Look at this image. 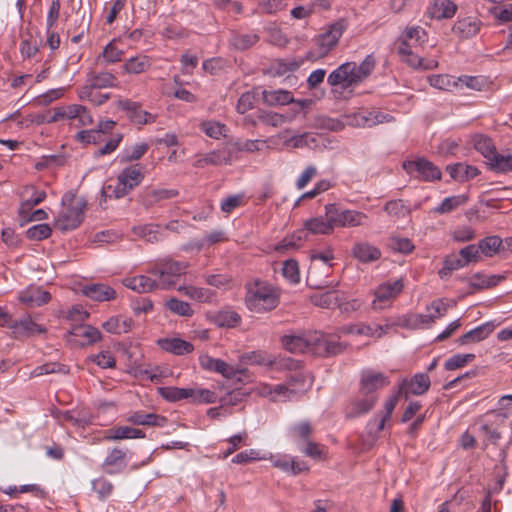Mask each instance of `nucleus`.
Here are the masks:
<instances>
[{
	"label": "nucleus",
	"instance_id": "1",
	"mask_svg": "<svg viewBox=\"0 0 512 512\" xmlns=\"http://www.w3.org/2000/svg\"><path fill=\"white\" fill-rule=\"evenodd\" d=\"M245 305L255 313H265L274 310L280 301V294L272 284L254 279L245 285Z\"/></svg>",
	"mask_w": 512,
	"mask_h": 512
},
{
	"label": "nucleus",
	"instance_id": "2",
	"mask_svg": "<svg viewBox=\"0 0 512 512\" xmlns=\"http://www.w3.org/2000/svg\"><path fill=\"white\" fill-rule=\"evenodd\" d=\"M375 64V58L372 55L366 56L358 66L355 62L343 63L329 74L327 82L331 86L341 85L347 89L366 79L374 70Z\"/></svg>",
	"mask_w": 512,
	"mask_h": 512
},
{
	"label": "nucleus",
	"instance_id": "3",
	"mask_svg": "<svg viewBox=\"0 0 512 512\" xmlns=\"http://www.w3.org/2000/svg\"><path fill=\"white\" fill-rule=\"evenodd\" d=\"M64 210L56 218L54 226L60 231L76 229L83 221L87 203L84 198L68 192L62 198Z\"/></svg>",
	"mask_w": 512,
	"mask_h": 512
},
{
	"label": "nucleus",
	"instance_id": "4",
	"mask_svg": "<svg viewBox=\"0 0 512 512\" xmlns=\"http://www.w3.org/2000/svg\"><path fill=\"white\" fill-rule=\"evenodd\" d=\"M144 179V174L138 164L127 167L118 175V183L116 186L107 185L102 188L101 196L106 200L112 195L116 198H122L130 193Z\"/></svg>",
	"mask_w": 512,
	"mask_h": 512
},
{
	"label": "nucleus",
	"instance_id": "5",
	"mask_svg": "<svg viewBox=\"0 0 512 512\" xmlns=\"http://www.w3.org/2000/svg\"><path fill=\"white\" fill-rule=\"evenodd\" d=\"M345 28L344 21L339 20L330 25L325 32L317 35L313 39L315 48L307 53V59L315 61L326 57L337 46Z\"/></svg>",
	"mask_w": 512,
	"mask_h": 512
},
{
	"label": "nucleus",
	"instance_id": "6",
	"mask_svg": "<svg viewBox=\"0 0 512 512\" xmlns=\"http://www.w3.org/2000/svg\"><path fill=\"white\" fill-rule=\"evenodd\" d=\"M188 267L187 262L166 259L151 269L150 273L159 278L161 289L168 290L175 286V279L184 274Z\"/></svg>",
	"mask_w": 512,
	"mask_h": 512
},
{
	"label": "nucleus",
	"instance_id": "7",
	"mask_svg": "<svg viewBox=\"0 0 512 512\" xmlns=\"http://www.w3.org/2000/svg\"><path fill=\"white\" fill-rule=\"evenodd\" d=\"M403 169L408 174L418 173V178L425 181H433L441 179V171L431 161L425 158H418L414 161H405Z\"/></svg>",
	"mask_w": 512,
	"mask_h": 512
},
{
	"label": "nucleus",
	"instance_id": "8",
	"mask_svg": "<svg viewBox=\"0 0 512 512\" xmlns=\"http://www.w3.org/2000/svg\"><path fill=\"white\" fill-rule=\"evenodd\" d=\"M395 49L400 55L403 62L407 63L412 68H422L424 70H431L437 67L438 62L429 60L424 63V59L419 57L412 51V46L406 40H398L395 43Z\"/></svg>",
	"mask_w": 512,
	"mask_h": 512
},
{
	"label": "nucleus",
	"instance_id": "9",
	"mask_svg": "<svg viewBox=\"0 0 512 512\" xmlns=\"http://www.w3.org/2000/svg\"><path fill=\"white\" fill-rule=\"evenodd\" d=\"M100 339V331L90 325H76L67 334V341L77 346L90 345Z\"/></svg>",
	"mask_w": 512,
	"mask_h": 512
},
{
	"label": "nucleus",
	"instance_id": "10",
	"mask_svg": "<svg viewBox=\"0 0 512 512\" xmlns=\"http://www.w3.org/2000/svg\"><path fill=\"white\" fill-rule=\"evenodd\" d=\"M389 384V378L383 373L366 371L361 375L359 394L361 396L375 395L374 392L376 390L386 387Z\"/></svg>",
	"mask_w": 512,
	"mask_h": 512
},
{
	"label": "nucleus",
	"instance_id": "11",
	"mask_svg": "<svg viewBox=\"0 0 512 512\" xmlns=\"http://www.w3.org/2000/svg\"><path fill=\"white\" fill-rule=\"evenodd\" d=\"M368 217L366 214L355 210L339 211L334 204L332 222L335 227H356L365 225Z\"/></svg>",
	"mask_w": 512,
	"mask_h": 512
},
{
	"label": "nucleus",
	"instance_id": "12",
	"mask_svg": "<svg viewBox=\"0 0 512 512\" xmlns=\"http://www.w3.org/2000/svg\"><path fill=\"white\" fill-rule=\"evenodd\" d=\"M326 214L325 219L322 217L311 218L304 223L305 232L312 234H331L334 229V223L332 222V212L334 210V204L325 206Z\"/></svg>",
	"mask_w": 512,
	"mask_h": 512
},
{
	"label": "nucleus",
	"instance_id": "13",
	"mask_svg": "<svg viewBox=\"0 0 512 512\" xmlns=\"http://www.w3.org/2000/svg\"><path fill=\"white\" fill-rule=\"evenodd\" d=\"M179 195L176 189L146 188L139 196V201L145 208H151L160 201L168 200Z\"/></svg>",
	"mask_w": 512,
	"mask_h": 512
},
{
	"label": "nucleus",
	"instance_id": "14",
	"mask_svg": "<svg viewBox=\"0 0 512 512\" xmlns=\"http://www.w3.org/2000/svg\"><path fill=\"white\" fill-rule=\"evenodd\" d=\"M118 107L128 112V117L137 124L153 122L155 117L147 111L140 110V104L131 100H119Z\"/></svg>",
	"mask_w": 512,
	"mask_h": 512
},
{
	"label": "nucleus",
	"instance_id": "15",
	"mask_svg": "<svg viewBox=\"0 0 512 512\" xmlns=\"http://www.w3.org/2000/svg\"><path fill=\"white\" fill-rule=\"evenodd\" d=\"M83 294L94 301H110L116 298V291L102 283L88 284L83 287Z\"/></svg>",
	"mask_w": 512,
	"mask_h": 512
},
{
	"label": "nucleus",
	"instance_id": "16",
	"mask_svg": "<svg viewBox=\"0 0 512 512\" xmlns=\"http://www.w3.org/2000/svg\"><path fill=\"white\" fill-rule=\"evenodd\" d=\"M126 451L114 448L105 458L102 468L108 474H115L126 468Z\"/></svg>",
	"mask_w": 512,
	"mask_h": 512
},
{
	"label": "nucleus",
	"instance_id": "17",
	"mask_svg": "<svg viewBox=\"0 0 512 512\" xmlns=\"http://www.w3.org/2000/svg\"><path fill=\"white\" fill-rule=\"evenodd\" d=\"M51 299L49 292L36 287H30L19 295V300L28 307H39Z\"/></svg>",
	"mask_w": 512,
	"mask_h": 512
},
{
	"label": "nucleus",
	"instance_id": "18",
	"mask_svg": "<svg viewBox=\"0 0 512 512\" xmlns=\"http://www.w3.org/2000/svg\"><path fill=\"white\" fill-rule=\"evenodd\" d=\"M495 329L493 321L486 322L458 338V343L461 345L469 343H477L486 339Z\"/></svg>",
	"mask_w": 512,
	"mask_h": 512
},
{
	"label": "nucleus",
	"instance_id": "19",
	"mask_svg": "<svg viewBox=\"0 0 512 512\" xmlns=\"http://www.w3.org/2000/svg\"><path fill=\"white\" fill-rule=\"evenodd\" d=\"M403 286L404 284L402 279H398L393 283H384L380 285L375 292L376 300L373 301L374 308L382 309V306H377V302H385L396 297L402 291Z\"/></svg>",
	"mask_w": 512,
	"mask_h": 512
},
{
	"label": "nucleus",
	"instance_id": "20",
	"mask_svg": "<svg viewBox=\"0 0 512 512\" xmlns=\"http://www.w3.org/2000/svg\"><path fill=\"white\" fill-rule=\"evenodd\" d=\"M157 343L164 351L174 355H185L194 350L192 343L180 338H163L159 339Z\"/></svg>",
	"mask_w": 512,
	"mask_h": 512
},
{
	"label": "nucleus",
	"instance_id": "21",
	"mask_svg": "<svg viewBox=\"0 0 512 512\" xmlns=\"http://www.w3.org/2000/svg\"><path fill=\"white\" fill-rule=\"evenodd\" d=\"M377 396H362V398L351 401L346 416L348 418H356L362 414L368 413L376 404Z\"/></svg>",
	"mask_w": 512,
	"mask_h": 512
},
{
	"label": "nucleus",
	"instance_id": "22",
	"mask_svg": "<svg viewBox=\"0 0 512 512\" xmlns=\"http://www.w3.org/2000/svg\"><path fill=\"white\" fill-rule=\"evenodd\" d=\"M124 285L138 293H147L160 288V283L146 275H139L124 280Z\"/></svg>",
	"mask_w": 512,
	"mask_h": 512
},
{
	"label": "nucleus",
	"instance_id": "23",
	"mask_svg": "<svg viewBox=\"0 0 512 512\" xmlns=\"http://www.w3.org/2000/svg\"><path fill=\"white\" fill-rule=\"evenodd\" d=\"M352 255L360 262L369 263L381 257L380 250L365 242L356 243L352 248Z\"/></svg>",
	"mask_w": 512,
	"mask_h": 512
},
{
	"label": "nucleus",
	"instance_id": "24",
	"mask_svg": "<svg viewBox=\"0 0 512 512\" xmlns=\"http://www.w3.org/2000/svg\"><path fill=\"white\" fill-rule=\"evenodd\" d=\"M457 5L451 0H434L433 6L428 10V15L432 19L452 18L456 13Z\"/></svg>",
	"mask_w": 512,
	"mask_h": 512
},
{
	"label": "nucleus",
	"instance_id": "25",
	"mask_svg": "<svg viewBox=\"0 0 512 512\" xmlns=\"http://www.w3.org/2000/svg\"><path fill=\"white\" fill-rule=\"evenodd\" d=\"M127 420L133 425H146V426H164L167 418L154 413H144L142 411L133 412Z\"/></svg>",
	"mask_w": 512,
	"mask_h": 512
},
{
	"label": "nucleus",
	"instance_id": "26",
	"mask_svg": "<svg viewBox=\"0 0 512 512\" xmlns=\"http://www.w3.org/2000/svg\"><path fill=\"white\" fill-rule=\"evenodd\" d=\"M262 99L265 104L268 106H277V105H286L293 103L295 99L292 96V93L288 90H263L262 91Z\"/></svg>",
	"mask_w": 512,
	"mask_h": 512
},
{
	"label": "nucleus",
	"instance_id": "27",
	"mask_svg": "<svg viewBox=\"0 0 512 512\" xmlns=\"http://www.w3.org/2000/svg\"><path fill=\"white\" fill-rule=\"evenodd\" d=\"M474 148L488 160V164L492 161L494 154L497 153L496 147L491 138L483 135L476 134L472 138Z\"/></svg>",
	"mask_w": 512,
	"mask_h": 512
},
{
	"label": "nucleus",
	"instance_id": "28",
	"mask_svg": "<svg viewBox=\"0 0 512 512\" xmlns=\"http://www.w3.org/2000/svg\"><path fill=\"white\" fill-rule=\"evenodd\" d=\"M447 171L449 172L451 178L460 182L468 181L480 173L477 167L464 165L462 163L447 166Z\"/></svg>",
	"mask_w": 512,
	"mask_h": 512
},
{
	"label": "nucleus",
	"instance_id": "29",
	"mask_svg": "<svg viewBox=\"0 0 512 512\" xmlns=\"http://www.w3.org/2000/svg\"><path fill=\"white\" fill-rule=\"evenodd\" d=\"M13 333L17 336H31L35 333H44L46 329L31 320L30 317L15 321L12 326Z\"/></svg>",
	"mask_w": 512,
	"mask_h": 512
},
{
	"label": "nucleus",
	"instance_id": "30",
	"mask_svg": "<svg viewBox=\"0 0 512 512\" xmlns=\"http://www.w3.org/2000/svg\"><path fill=\"white\" fill-rule=\"evenodd\" d=\"M406 385L408 386L405 391V397H408V393H411L413 395H422L426 391H428L431 381L429 376L426 373H418L415 374L409 383Z\"/></svg>",
	"mask_w": 512,
	"mask_h": 512
},
{
	"label": "nucleus",
	"instance_id": "31",
	"mask_svg": "<svg viewBox=\"0 0 512 512\" xmlns=\"http://www.w3.org/2000/svg\"><path fill=\"white\" fill-rule=\"evenodd\" d=\"M158 393L167 401L176 402L195 396V390L191 388L159 387Z\"/></svg>",
	"mask_w": 512,
	"mask_h": 512
},
{
	"label": "nucleus",
	"instance_id": "32",
	"mask_svg": "<svg viewBox=\"0 0 512 512\" xmlns=\"http://www.w3.org/2000/svg\"><path fill=\"white\" fill-rule=\"evenodd\" d=\"M357 117L360 118L361 123L363 125H366L368 127H372L385 122H390L391 120H393V117L390 114L378 110L360 111L357 114Z\"/></svg>",
	"mask_w": 512,
	"mask_h": 512
},
{
	"label": "nucleus",
	"instance_id": "33",
	"mask_svg": "<svg viewBox=\"0 0 512 512\" xmlns=\"http://www.w3.org/2000/svg\"><path fill=\"white\" fill-rule=\"evenodd\" d=\"M478 246L480 252L487 257H492L495 254L505 250L503 240L496 235L488 236L480 240Z\"/></svg>",
	"mask_w": 512,
	"mask_h": 512
},
{
	"label": "nucleus",
	"instance_id": "34",
	"mask_svg": "<svg viewBox=\"0 0 512 512\" xmlns=\"http://www.w3.org/2000/svg\"><path fill=\"white\" fill-rule=\"evenodd\" d=\"M284 349L291 353L307 352L304 334L302 335H284L281 338Z\"/></svg>",
	"mask_w": 512,
	"mask_h": 512
},
{
	"label": "nucleus",
	"instance_id": "35",
	"mask_svg": "<svg viewBox=\"0 0 512 512\" xmlns=\"http://www.w3.org/2000/svg\"><path fill=\"white\" fill-rule=\"evenodd\" d=\"M150 66V59L147 56L140 55L127 60L123 65V70L129 74H140L145 72Z\"/></svg>",
	"mask_w": 512,
	"mask_h": 512
},
{
	"label": "nucleus",
	"instance_id": "36",
	"mask_svg": "<svg viewBox=\"0 0 512 512\" xmlns=\"http://www.w3.org/2000/svg\"><path fill=\"white\" fill-rule=\"evenodd\" d=\"M449 305L445 303L442 299L435 300L431 303V306L428 307V310L433 309L434 312L428 315H420V319L422 323L429 324L435 322V320L446 315L448 311Z\"/></svg>",
	"mask_w": 512,
	"mask_h": 512
},
{
	"label": "nucleus",
	"instance_id": "37",
	"mask_svg": "<svg viewBox=\"0 0 512 512\" xmlns=\"http://www.w3.org/2000/svg\"><path fill=\"white\" fill-rule=\"evenodd\" d=\"M215 324L219 327H235L239 324L241 317L240 315L231 310L219 311L213 317Z\"/></svg>",
	"mask_w": 512,
	"mask_h": 512
},
{
	"label": "nucleus",
	"instance_id": "38",
	"mask_svg": "<svg viewBox=\"0 0 512 512\" xmlns=\"http://www.w3.org/2000/svg\"><path fill=\"white\" fill-rule=\"evenodd\" d=\"M311 301L316 306L332 309L337 307L339 296L336 291H327L325 293L311 296Z\"/></svg>",
	"mask_w": 512,
	"mask_h": 512
},
{
	"label": "nucleus",
	"instance_id": "39",
	"mask_svg": "<svg viewBox=\"0 0 512 512\" xmlns=\"http://www.w3.org/2000/svg\"><path fill=\"white\" fill-rule=\"evenodd\" d=\"M479 30V27L475 21H472L470 18H465L457 21L453 27L452 31L455 34L460 35L461 37L468 38L475 35Z\"/></svg>",
	"mask_w": 512,
	"mask_h": 512
},
{
	"label": "nucleus",
	"instance_id": "40",
	"mask_svg": "<svg viewBox=\"0 0 512 512\" xmlns=\"http://www.w3.org/2000/svg\"><path fill=\"white\" fill-rule=\"evenodd\" d=\"M468 201L467 195H457L445 198L442 203L434 208V212L438 214H445L453 211L457 207L464 205Z\"/></svg>",
	"mask_w": 512,
	"mask_h": 512
},
{
	"label": "nucleus",
	"instance_id": "41",
	"mask_svg": "<svg viewBox=\"0 0 512 512\" xmlns=\"http://www.w3.org/2000/svg\"><path fill=\"white\" fill-rule=\"evenodd\" d=\"M287 386L297 388L298 393L305 392L312 384V377L304 372H296L291 374L287 379Z\"/></svg>",
	"mask_w": 512,
	"mask_h": 512
},
{
	"label": "nucleus",
	"instance_id": "42",
	"mask_svg": "<svg viewBox=\"0 0 512 512\" xmlns=\"http://www.w3.org/2000/svg\"><path fill=\"white\" fill-rule=\"evenodd\" d=\"M177 290L182 292L185 296L199 302L209 301L212 297V293L208 289L195 286H179Z\"/></svg>",
	"mask_w": 512,
	"mask_h": 512
},
{
	"label": "nucleus",
	"instance_id": "43",
	"mask_svg": "<svg viewBox=\"0 0 512 512\" xmlns=\"http://www.w3.org/2000/svg\"><path fill=\"white\" fill-rule=\"evenodd\" d=\"M489 166L491 170L498 173L512 172V155L505 156L497 152Z\"/></svg>",
	"mask_w": 512,
	"mask_h": 512
},
{
	"label": "nucleus",
	"instance_id": "44",
	"mask_svg": "<svg viewBox=\"0 0 512 512\" xmlns=\"http://www.w3.org/2000/svg\"><path fill=\"white\" fill-rule=\"evenodd\" d=\"M259 41L257 34H234L231 39V45L238 50H246Z\"/></svg>",
	"mask_w": 512,
	"mask_h": 512
},
{
	"label": "nucleus",
	"instance_id": "45",
	"mask_svg": "<svg viewBox=\"0 0 512 512\" xmlns=\"http://www.w3.org/2000/svg\"><path fill=\"white\" fill-rule=\"evenodd\" d=\"M158 225L146 224L135 226L132 231L135 235L145 239L149 243H155L159 240Z\"/></svg>",
	"mask_w": 512,
	"mask_h": 512
},
{
	"label": "nucleus",
	"instance_id": "46",
	"mask_svg": "<svg viewBox=\"0 0 512 512\" xmlns=\"http://www.w3.org/2000/svg\"><path fill=\"white\" fill-rule=\"evenodd\" d=\"M166 307L174 314L191 317L194 313L189 303L181 301L177 298H171L166 302Z\"/></svg>",
	"mask_w": 512,
	"mask_h": 512
},
{
	"label": "nucleus",
	"instance_id": "47",
	"mask_svg": "<svg viewBox=\"0 0 512 512\" xmlns=\"http://www.w3.org/2000/svg\"><path fill=\"white\" fill-rule=\"evenodd\" d=\"M90 81L92 83V87H95L96 89L117 86V78L109 72L94 74Z\"/></svg>",
	"mask_w": 512,
	"mask_h": 512
},
{
	"label": "nucleus",
	"instance_id": "48",
	"mask_svg": "<svg viewBox=\"0 0 512 512\" xmlns=\"http://www.w3.org/2000/svg\"><path fill=\"white\" fill-rule=\"evenodd\" d=\"M462 261L463 260L459 255H450L446 257L443 267L439 270L440 278L444 279L451 275L454 270L465 267L466 265Z\"/></svg>",
	"mask_w": 512,
	"mask_h": 512
},
{
	"label": "nucleus",
	"instance_id": "49",
	"mask_svg": "<svg viewBox=\"0 0 512 512\" xmlns=\"http://www.w3.org/2000/svg\"><path fill=\"white\" fill-rule=\"evenodd\" d=\"M307 352L318 355V350L323 348L326 337L320 332L304 334Z\"/></svg>",
	"mask_w": 512,
	"mask_h": 512
},
{
	"label": "nucleus",
	"instance_id": "50",
	"mask_svg": "<svg viewBox=\"0 0 512 512\" xmlns=\"http://www.w3.org/2000/svg\"><path fill=\"white\" fill-rule=\"evenodd\" d=\"M306 237L305 230H299L296 234L291 237L284 238L277 246L276 250L279 252H285L289 249H296L300 247L299 242Z\"/></svg>",
	"mask_w": 512,
	"mask_h": 512
},
{
	"label": "nucleus",
	"instance_id": "51",
	"mask_svg": "<svg viewBox=\"0 0 512 512\" xmlns=\"http://www.w3.org/2000/svg\"><path fill=\"white\" fill-rule=\"evenodd\" d=\"M384 210L396 218H404L410 214V209L400 199L387 202Z\"/></svg>",
	"mask_w": 512,
	"mask_h": 512
},
{
	"label": "nucleus",
	"instance_id": "52",
	"mask_svg": "<svg viewBox=\"0 0 512 512\" xmlns=\"http://www.w3.org/2000/svg\"><path fill=\"white\" fill-rule=\"evenodd\" d=\"M345 349H346L345 344L326 338L323 348L318 350V356H322V357L336 356L338 354H341Z\"/></svg>",
	"mask_w": 512,
	"mask_h": 512
},
{
	"label": "nucleus",
	"instance_id": "53",
	"mask_svg": "<svg viewBox=\"0 0 512 512\" xmlns=\"http://www.w3.org/2000/svg\"><path fill=\"white\" fill-rule=\"evenodd\" d=\"M123 54V50L117 47L116 40H113L108 45H106L101 57L106 63H115L121 61Z\"/></svg>",
	"mask_w": 512,
	"mask_h": 512
},
{
	"label": "nucleus",
	"instance_id": "54",
	"mask_svg": "<svg viewBox=\"0 0 512 512\" xmlns=\"http://www.w3.org/2000/svg\"><path fill=\"white\" fill-rule=\"evenodd\" d=\"M296 394H298L297 388H290L287 384H278L273 386L272 402L291 400Z\"/></svg>",
	"mask_w": 512,
	"mask_h": 512
},
{
	"label": "nucleus",
	"instance_id": "55",
	"mask_svg": "<svg viewBox=\"0 0 512 512\" xmlns=\"http://www.w3.org/2000/svg\"><path fill=\"white\" fill-rule=\"evenodd\" d=\"M481 252L479 246L470 244L465 246L459 251V256L462 258V262L467 266L470 263H477L481 260Z\"/></svg>",
	"mask_w": 512,
	"mask_h": 512
},
{
	"label": "nucleus",
	"instance_id": "56",
	"mask_svg": "<svg viewBox=\"0 0 512 512\" xmlns=\"http://www.w3.org/2000/svg\"><path fill=\"white\" fill-rule=\"evenodd\" d=\"M388 245L393 251L403 254L411 253L415 248L410 239L402 237H391Z\"/></svg>",
	"mask_w": 512,
	"mask_h": 512
},
{
	"label": "nucleus",
	"instance_id": "57",
	"mask_svg": "<svg viewBox=\"0 0 512 512\" xmlns=\"http://www.w3.org/2000/svg\"><path fill=\"white\" fill-rule=\"evenodd\" d=\"M52 229L48 224H38L26 231V237L30 240L40 241L51 235Z\"/></svg>",
	"mask_w": 512,
	"mask_h": 512
},
{
	"label": "nucleus",
	"instance_id": "58",
	"mask_svg": "<svg viewBox=\"0 0 512 512\" xmlns=\"http://www.w3.org/2000/svg\"><path fill=\"white\" fill-rule=\"evenodd\" d=\"M431 86L440 90H450L452 87L457 86V82L449 75H433L428 77Z\"/></svg>",
	"mask_w": 512,
	"mask_h": 512
},
{
	"label": "nucleus",
	"instance_id": "59",
	"mask_svg": "<svg viewBox=\"0 0 512 512\" xmlns=\"http://www.w3.org/2000/svg\"><path fill=\"white\" fill-rule=\"evenodd\" d=\"M105 440H124L131 439V427L129 426H117L112 427L105 431Z\"/></svg>",
	"mask_w": 512,
	"mask_h": 512
},
{
	"label": "nucleus",
	"instance_id": "60",
	"mask_svg": "<svg viewBox=\"0 0 512 512\" xmlns=\"http://www.w3.org/2000/svg\"><path fill=\"white\" fill-rule=\"evenodd\" d=\"M68 371L69 370L66 365L52 362V363H46V364H43V365L37 367L34 370L33 374L35 376H42V375L51 374V373L67 374Z\"/></svg>",
	"mask_w": 512,
	"mask_h": 512
},
{
	"label": "nucleus",
	"instance_id": "61",
	"mask_svg": "<svg viewBox=\"0 0 512 512\" xmlns=\"http://www.w3.org/2000/svg\"><path fill=\"white\" fill-rule=\"evenodd\" d=\"M399 40H414L415 43H423L427 40V33L419 26L406 28L402 38Z\"/></svg>",
	"mask_w": 512,
	"mask_h": 512
},
{
	"label": "nucleus",
	"instance_id": "62",
	"mask_svg": "<svg viewBox=\"0 0 512 512\" xmlns=\"http://www.w3.org/2000/svg\"><path fill=\"white\" fill-rule=\"evenodd\" d=\"M284 277L292 283H298L300 280L298 263L295 260H287L284 262L282 269Z\"/></svg>",
	"mask_w": 512,
	"mask_h": 512
},
{
	"label": "nucleus",
	"instance_id": "63",
	"mask_svg": "<svg viewBox=\"0 0 512 512\" xmlns=\"http://www.w3.org/2000/svg\"><path fill=\"white\" fill-rule=\"evenodd\" d=\"M255 101V92L249 91L243 93L238 99L236 110L240 114H244L248 110L252 109Z\"/></svg>",
	"mask_w": 512,
	"mask_h": 512
},
{
	"label": "nucleus",
	"instance_id": "64",
	"mask_svg": "<svg viewBox=\"0 0 512 512\" xmlns=\"http://www.w3.org/2000/svg\"><path fill=\"white\" fill-rule=\"evenodd\" d=\"M258 119L264 124L273 127H278L285 121V117L282 114L266 111H259Z\"/></svg>",
	"mask_w": 512,
	"mask_h": 512
}]
</instances>
